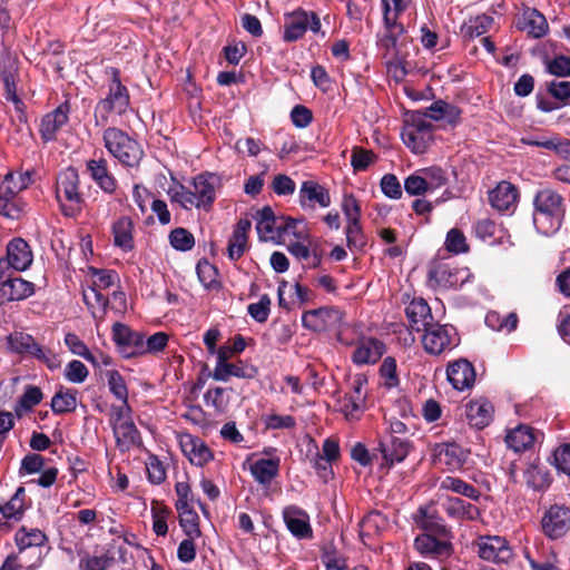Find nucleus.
I'll list each match as a JSON object with an SVG mask.
<instances>
[{"label":"nucleus","mask_w":570,"mask_h":570,"mask_svg":"<svg viewBox=\"0 0 570 570\" xmlns=\"http://www.w3.org/2000/svg\"><path fill=\"white\" fill-rule=\"evenodd\" d=\"M533 204L537 230L546 236L557 233L564 217L562 196L551 188H544L537 193Z\"/></svg>","instance_id":"f257e3e1"},{"label":"nucleus","mask_w":570,"mask_h":570,"mask_svg":"<svg viewBox=\"0 0 570 570\" xmlns=\"http://www.w3.org/2000/svg\"><path fill=\"white\" fill-rule=\"evenodd\" d=\"M109 424L112 429L116 448L126 453L142 445V439L134 420L130 405H111Z\"/></svg>","instance_id":"f03ea898"},{"label":"nucleus","mask_w":570,"mask_h":570,"mask_svg":"<svg viewBox=\"0 0 570 570\" xmlns=\"http://www.w3.org/2000/svg\"><path fill=\"white\" fill-rule=\"evenodd\" d=\"M106 72L110 76L111 82L109 85L108 95L96 106L95 121L97 126H106L109 121L110 114L121 116L127 112L130 106L129 92L121 83L119 70L110 67Z\"/></svg>","instance_id":"7ed1b4c3"},{"label":"nucleus","mask_w":570,"mask_h":570,"mask_svg":"<svg viewBox=\"0 0 570 570\" xmlns=\"http://www.w3.org/2000/svg\"><path fill=\"white\" fill-rule=\"evenodd\" d=\"M433 124L420 111L409 112L401 132L404 145L414 154H424L433 141Z\"/></svg>","instance_id":"20e7f679"},{"label":"nucleus","mask_w":570,"mask_h":570,"mask_svg":"<svg viewBox=\"0 0 570 570\" xmlns=\"http://www.w3.org/2000/svg\"><path fill=\"white\" fill-rule=\"evenodd\" d=\"M102 138L107 150L124 166L135 167L141 160L144 151L140 145L125 131L109 127L104 131Z\"/></svg>","instance_id":"39448f33"},{"label":"nucleus","mask_w":570,"mask_h":570,"mask_svg":"<svg viewBox=\"0 0 570 570\" xmlns=\"http://www.w3.org/2000/svg\"><path fill=\"white\" fill-rule=\"evenodd\" d=\"M56 195L65 216L75 217L80 213L83 198L79 191V175L75 168L68 167L59 174Z\"/></svg>","instance_id":"423d86ee"},{"label":"nucleus","mask_w":570,"mask_h":570,"mask_svg":"<svg viewBox=\"0 0 570 570\" xmlns=\"http://www.w3.org/2000/svg\"><path fill=\"white\" fill-rule=\"evenodd\" d=\"M412 0H382L385 35L380 43L383 48H396L401 37L405 35L403 12L410 7Z\"/></svg>","instance_id":"0eeeda50"},{"label":"nucleus","mask_w":570,"mask_h":570,"mask_svg":"<svg viewBox=\"0 0 570 570\" xmlns=\"http://www.w3.org/2000/svg\"><path fill=\"white\" fill-rule=\"evenodd\" d=\"M284 19L283 40L285 42H294L302 39L307 29L315 35L322 33L324 36V32L321 31L320 17L314 11L297 8L292 12L285 13Z\"/></svg>","instance_id":"6e6552de"},{"label":"nucleus","mask_w":570,"mask_h":570,"mask_svg":"<svg viewBox=\"0 0 570 570\" xmlns=\"http://www.w3.org/2000/svg\"><path fill=\"white\" fill-rule=\"evenodd\" d=\"M422 345L430 355H441L459 345L455 327L449 324L431 323L423 330Z\"/></svg>","instance_id":"1a4fd4ad"},{"label":"nucleus","mask_w":570,"mask_h":570,"mask_svg":"<svg viewBox=\"0 0 570 570\" xmlns=\"http://www.w3.org/2000/svg\"><path fill=\"white\" fill-rule=\"evenodd\" d=\"M468 278V272L449 263L435 261L429 266L428 285L434 289L458 288Z\"/></svg>","instance_id":"9d476101"},{"label":"nucleus","mask_w":570,"mask_h":570,"mask_svg":"<svg viewBox=\"0 0 570 570\" xmlns=\"http://www.w3.org/2000/svg\"><path fill=\"white\" fill-rule=\"evenodd\" d=\"M476 547L481 559L494 563H508L513 557V551L503 537L482 535L478 539Z\"/></svg>","instance_id":"9b49d317"},{"label":"nucleus","mask_w":570,"mask_h":570,"mask_svg":"<svg viewBox=\"0 0 570 570\" xmlns=\"http://www.w3.org/2000/svg\"><path fill=\"white\" fill-rule=\"evenodd\" d=\"M543 533L552 539H559L570 530V508L564 504H553L541 519Z\"/></svg>","instance_id":"f8f14e48"},{"label":"nucleus","mask_w":570,"mask_h":570,"mask_svg":"<svg viewBox=\"0 0 570 570\" xmlns=\"http://www.w3.org/2000/svg\"><path fill=\"white\" fill-rule=\"evenodd\" d=\"M16 543L20 551L28 554L30 551L36 564H41L42 549L47 542V535L39 529L22 527L16 533Z\"/></svg>","instance_id":"ddd939ff"},{"label":"nucleus","mask_w":570,"mask_h":570,"mask_svg":"<svg viewBox=\"0 0 570 570\" xmlns=\"http://www.w3.org/2000/svg\"><path fill=\"white\" fill-rule=\"evenodd\" d=\"M112 337L119 348V352L125 357H131L145 352L142 336L132 332L128 326L121 323L114 324Z\"/></svg>","instance_id":"4468645a"},{"label":"nucleus","mask_w":570,"mask_h":570,"mask_svg":"<svg viewBox=\"0 0 570 570\" xmlns=\"http://www.w3.org/2000/svg\"><path fill=\"white\" fill-rule=\"evenodd\" d=\"M191 194L195 208L210 210L216 198L217 178L212 174L198 175L193 179Z\"/></svg>","instance_id":"2eb2a0df"},{"label":"nucleus","mask_w":570,"mask_h":570,"mask_svg":"<svg viewBox=\"0 0 570 570\" xmlns=\"http://www.w3.org/2000/svg\"><path fill=\"white\" fill-rule=\"evenodd\" d=\"M283 519L288 531L298 539H309L313 530L309 523V515L297 505H288L283 510Z\"/></svg>","instance_id":"dca6fc26"},{"label":"nucleus","mask_w":570,"mask_h":570,"mask_svg":"<svg viewBox=\"0 0 570 570\" xmlns=\"http://www.w3.org/2000/svg\"><path fill=\"white\" fill-rule=\"evenodd\" d=\"M434 461L449 470H459L466 462L469 451L456 443H441L433 449Z\"/></svg>","instance_id":"f3484780"},{"label":"nucleus","mask_w":570,"mask_h":570,"mask_svg":"<svg viewBox=\"0 0 570 570\" xmlns=\"http://www.w3.org/2000/svg\"><path fill=\"white\" fill-rule=\"evenodd\" d=\"M179 444L191 464L203 466L213 458L212 451L205 442L189 433L179 436Z\"/></svg>","instance_id":"a211bd4d"},{"label":"nucleus","mask_w":570,"mask_h":570,"mask_svg":"<svg viewBox=\"0 0 570 570\" xmlns=\"http://www.w3.org/2000/svg\"><path fill=\"white\" fill-rule=\"evenodd\" d=\"M446 376L452 386L458 391L470 389L475 381L474 367L464 358L450 363L446 370Z\"/></svg>","instance_id":"6ab92c4d"},{"label":"nucleus","mask_w":570,"mask_h":570,"mask_svg":"<svg viewBox=\"0 0 570 570\" xmlns=\"http://www.w3.org/2000/svg\"><path fill=\"white\" fill-rule=\"evenodd\" d=\"M69 106L62 104L53 111L43 116L40 122V135L45 142L56 140L59 130L68 122Z\"/></svg>","instance_id":"aec40b11"},{"label":"nucleus","mask_w":570,"mask_h":570,"mask_svg":"<svg viewBox=\"0 0 570 570\" xmlns=\"http://www.w3.org/2000/svg\"><path fill=\"white\" fill-rule=\"evenodd\" d=\"M35 293V285L21 277L8 276L0 284V303L21 301Z\"/></svg>","instance_id":"412c9836"},{"label":"nucleus","mask_w":570,"mask_h":570,"mask_svg":"<svg viewBox=\"0 0 570 570\" xmlns=\"http://www.w3.org/2000/svg\"><path fill=\"white\" fill-rule=\"evenodd\" d=\"M385 352L383 342L376 338H362L353 352L352 360L357 365L374 364Z\"/></svg>","instance_id":"4be33fe9"},{"label":"nucleus","mask_w":570,"mask_h":570,"mask_svg":"<svg viewBox=\"0 0 570 570\" xmlns=\"http://www.w3.org/2000/svg\"><path fill=\"white\" fill-rule=\"evenodd\" d=\"M4 259L11 268L22 272L31 265L32 252L26 240L14 238L7 246V257Z\"/></svg>","instance_id":"5701e85b"},{"label":"nucleus","mask_w":570,"mask_h":570,"mask_svg":"<svg viewBox=\"0 0 570 570\" xmlns=\"http://www.w3.org/2000/svg\"><path fill=\"white\" fill-rule=\"evenodd\" d=\"M278 304L285 309H291L292 306H302L309 301L311 291L302 286L299 283L289 286L287 282L283 281L278 286Z\"/></svg>","instance_id":"b1692460"},{"label":"nucleus","mask_w":570,"mask_h":570,"mask_svg":"<svg viewBox=\"0 0 570 570\" xmlns=\"http://www.w3.org/2000/svg\"><path fill=\"white\" fill-rule=\"evenodd\" d=\"M518 199L517 188L508 183L501 181L489 193V202L499 212H508L515 207Z\"/></svg>","instance_id":"393cba45"},{"label":"nucleus","mask_w":570,"mask_h":570,"mask_svg":"<svg viewBox=\"0 0 570 570\" xmlns=\"http://www.w3.org/2000/svg\"><path fill=\"white\" fill-rule=\"evenodd\" d=\"M256 229L264 240H273L281 237V217H276L269 206L263 207L256 213Z\"/></svg>","instance_id":"a878e982"},{"label":"nucleus","mask_w":570,"mask_h":570,"mask_svg":"<svg viewBox=\"0 0 570 570\" xmlns=\"http://www.w3.org/2000/svg\"><path fill=\"white\" fill-rule=\"evenodd\" d=\"M257 374V368L253 365L246 364L243 361L236 363H219L215 365L213 371V379L216 381L226 382L230 376L239 379H253Z\"/></svg>","instance_id":"bb28decb"},{"label":"nucleus","mask_w":570,"mask_h":570,"mask_svg":"<svg viewBox=\"0 0 570 570\" xmlns=\"http://www.w3.org/2000/svg\"><path fill=\"white\" fill-rule=\"evenodd\" d=\"M410 451L407 440L399 436H390L389 441L380 443V452L384 461L383 465L392 466L394 463L402 462Z\"/></svg>","instance_id":"cd10ccee"},{"label":"nucleus","mask_w":570,"mask_h":570,"mask_svg":"<svg viewBox=\"0 0 570 570\" xmlns=\"http://www.w3.org/2000/svg\"><path fill=\"white\" fill-rule=\"evenodd\" d=\"M405 314L411 328L417 332L433 322L431 308L422 298L411 301L405 308Z\"/></svg>","instance_id":"c85d7f7f"},{"label":"nucleus","mask_w":570,"mask_h":570,"mask_svg":"<svg viewBox=\"0 0 570 570\" xmlns=\"http://www.w3.org/2000/svg\"><path fill=\"white\" fill-rule=\"evenodd\" d=\"M464 413L471 426L482 429L491 422L493 406L487 400H474L465 405Z\"/></svg>","instance_id":"c756f323"},{"label":"nucleus","mask_w":570,"mask_h":570,"mask_svg":"<svg viewBox=\"0 0 570 570\" xmlns=\"http://www.w3.org/2000/svg\"><path fill=\"white\" fill-rule=\"evenodd\" d=\"M519 28L533 38H541L548 31L546 17L537 9L527 8L519 20Z\"/></svg>","instance_id":"7c9ffc66"},{"label":"nucleus","mask_w":570,"mask_h":570,"mask_svg":"<svg viewBox=\"0 0 570 570\" xmlns=\"http://www.w3.org/2000/svg\"><path fill=\"white\" fill-rule=\"evenodd\" d=\"M299 200L303 207H314L318 204L321 207H328L331 205V197L328 191L314 181H304L301 191Z\"/></svg>","instance_id":"2f4dec72"},{"label":"nucleus","mask_w":570,"mask_h":570,"mask_svg":"<svg viewBox=\"0 0 570 570\" xmlns=\"http://www.w3.org/2000/svg\"><path fill=\"white\" fill-rule=\"evenodd\" d=\"M87 169L97 185L108 194L115 193L117 188L116 178L109 173L107 161L102 158L91 159L87 163Z\"/></svg>","instance_id":"473e14b6"},{"label":"nucleus","mask_w":570,"mask_h":570,"mask_svg":"<svg viewBox=\"0 0 570 570\" xmlns=\"http://www.w3.org/2000/svg\"><path fill=\"white\" fill-rule=\"evenodd\" d=\"M337 311L334 308L328 307H320L316 309H311L305 312L302 315V323L303 326L314 331V332H321L324 331L328 323L336 318Z\"/></svg>","instance_id":"72a5a7b5"},{"label":"nucleus","mask_w":570,"mask_h":570,"mask_svg":"<svg viewBox=\"0 0 570 570\" xmlns=\"http://www.w3.org/2000/svg\"><path fill=\"white\" fill-rule=\"evenodd\" d=\"M250 222L248 219H240L229 239L227 253L232 261L239 259L247 247V233L250 229Z\"/></svg>","instance_id":"f704fd0d"},{"label":"nucleus","mask_w":570,"mask_h":570,"mask_svg":"<svg viewBox=\"0 0 570 570\" xmlns=\"http://www.w3.org/2000/svg\"><path fill=\"white\" fill-rule=\"evenodd\" d=\"M505 442L514 452L525 451L535 442L533 429L529 425L520 424L508 432Z\"/></svg>","instance_id":"c9c22d12"},{"label":"nucleus","mask_w":570,"mask_h":570,"mask_svg":"<svg viewBox=\"0 0 570 570\" xmlns=\"http://www.w3.org/2000/svg\"><path fill=\"white\" fill-rule=\"evenodd\" d=\"M444 509L445 512L452 518L471 521L478 520L480 518V510L478 507L459 498H446L444 501Z\"/></svg>","instance_id":"e433bc0d"},{"label":"nucleus","mask_w":570,"mask_h":570,"mask_svg":"<svg viewBox=\"0 0 570 570\" xmlns=\"http://www.w3.org/2000/svg\"><path fill=\"white\" fill-rule=\"evenodd\" d=\"M0 76L6 88V98L13 102L19 124L27 126V115L23 111L24 105L17 96L14 71L11 68L4 69L1 71Z\"/></svg>","instance_id":"4c0bfd02"},{"label":"nucleus","mask_w":570,"mask_h":570,"mask_svg":"<svg viewBox=\"0 0 570 570\" xmlns=\"http://www.w3.org/2000/svg\"><path fill=\"white\" fill-rule=\"evenodd\" d=\"M422 115L426 116L430 121L431 119L436 121L445 120L453 125L459 121L461 111L454 105L448 104L443 100H438L429 106Z\"/></svg>","instance_id":"58836bf2"},{"label":"nucleus","mask_w":570,"mask_h":570,"mask_svg":"<svg viewBox=\"0 0 570 570\" xmlns=\"http://www.w3.org/2000/svg\"><path fill=\"white\" fill-rule=\"evenodd\" d=\"M83 302L96 320H102L106 315L109 299L97 287L88 286L82 291Z\"/></svg>","instance_id":"ea45409f"},{"label":"nucleus","mask_w":570,"mask_h":570,"mask_svg":"<svg viewBox=\"0 0 570 570\" xmlns=\"http://www.w3.org/2000/svg\"><path fill=\"white\" fill-rule=\"evenodd\" d=\"M134 223L127 217H120L112 225V234L115 245L120 247L125 252H129L134 248Z\"/></svg>","instance_id":"a19ab883"},{"label":"nucleus","mask_w":570,"mask_h":570,"mask_svg":"<svg viewBox=\"0 0 570 570\" xmlns=\"http://www.w3.org/2000/svg\"><path fill=\"white\" fill-rule=\"evenodd\" d=\"M279 462L274 459H259L250 464V473L263 485L269 484L278 474Z\"/></svg>","instance_id":"79ce46f5"},{"label":"nucleus","mask_w":570,"mask_h":570,"mask_svg":"<svg viewBox=\"0 0 570 570\" xmlns=\"http://www.w3.org/2000/svg\"><path fill=\"white\" fill-rule=\"evenodd\" d=\"M401 41L397 47L394 48H385L387 53L391 55V59L386 62L387 72L393 77L396 81H401L407 75L406 62L402 58V48L406 45V36L401 37Z\"/></svg>","instance_id":"37998d69"},{"label":"nucleus","mask_w":570,"mask_h":570,"mask_svg":"<svg viewBox=\"0 0 570 570\" xmlns=\"http://www.w3.org/2000/svg\"><path fill=\"white\" fill-rule=\"evenodd\" d=\"M440 489L454 492L473 501H478L481 497V492L474 485L455 476L443 478L440 482Z\"/></svg>","instance_id":"c03bdc74"},{"label":"nucleus","mask_w":570,"mask_h":570,"mask_svg":"<svg viewBox=\"0 0 570 570\" xmlns=\"http://www.w3.org/2000/svg\"><path fill=\"white\" fill-rule=\"evenodd\" d=\"M8 344L11 351L19 354H28L33 356L36 352H40V345L35 338L22 332H14L8 337Z\"/></svg>","instance_id":"a18cd8bd"},{"label":"nucleus","mask_w":570,"mask_h":570,"mask_svg":"<svg viewBox=\"0 0 570 570\" xmlns=\"http://www.w3.org/2000/svg\"><path fill=\"white\" fill-rule=\"evenodd\" d=\"M50 405L56 414L73 412L77 409V391L61 387L51 399Z\"/></svg>","instance_id":"49530a36"},{"label":"nucleus","mask_w":570,"mask_h":570,"mask_svg":"<svg viewBox=\"0 0 570 570\" xmlns=\"http://www.w3.org/2000/svg\"><path fill=\"white\" fill-rule=\"evenodd\" d=\"M179 514V524L184 533L190 539H197L202 532L199 529V517L193 505L184 509H176Z\"/></svg>","instance_id":"de8ad7c7"},{"label":"nucleus","mask_w":570,"mask_h":570,"mask_svg":"<svg viewBox=\"0 0 570 570\" xmlns=\"http://www.w3.org/2000/svg\"><path fill=\"white\" fill-rule=\"evenodd\" d=\"M493 22L492 17L487 14H480L474 18H470L461 27V33L464 38L474 39L484 35Z\"/></svg>","instance_id":"09e8293b"},{"label":"nucleus","mask_w":570,"mask_h":570,"mask_svg":"<svg viewBox=\"0 0 570 570\" xmlns=\"http://www.w3.org/2000/svg\"><path fill=\"white\" fill-rule=\"evenodd\" d=\"M524 482L535 491H542L550 485L548 471L539 465H529L523 472Z\"/></svg>","instance_id":"8fccbe9b"},{"label":"nucleus","mask_w":570,"mask_h":570,"mask_svg":"<svg viewBox=\"0 0 570 570\" xmlns=\"http://www.w3.org/2000/svg\"><path fill=\"white\" fill-rule=\"evenodd\" d=\"M105 377L107 380L109 391L116 399L121 401L120 405H129L128 389L122 375L116 370H108L105 372Z\"/></svg>","instance_id":"3c124183"},{"label":"nucleus","mask_w":570,"mask_h":570,"mask_svg":"<svg viewBox=\"0 0 570 570\" xmlns=\"http://www.w3.org/2000/svg\"><path fill=\"white\" fill-rule=\"evenodd\" d=\"M415 548L422 554H443L448 552L449 544L431 534H422L415 539Z\"/></svg>","instance_id":"603ef678"},{"label":"nucleus","mask_w":570,"mask_h":570,"mask_svg":"<svg viewBox=\"0 0 570 570\" xmlns=\"http://www.w3.org/2000/svg\"><path fill=\"white\" fill-rule=\"evenodd\" d=\"M281 237L293 236L295 240L308 239L309 232L303 220L292 217H281Z\"/></svg>","instance_id":"864d4df0"},{"label":"nucleus","mask_w":570,"mask_h":570,"mask_svg":"<svg viewBox=\"0 0 570 570\" xmlns=\"http://www.w3.org/2000/svg\"><path fill=\"white\" fill-rule=\"evenodd\" d=\"M404 189L411 196L422 195L428 190L435 189V184L429 177L420 174H412L404 180Z\"/></svg>","instance_id":"5fc2aeb1"},{"label":"nucleus","mask_w":570,"mask_h":570,"mask_svg":"<svg viewBox=\"0 0 570 570\" xmlns=\"http://www.w3.org/2000/svg\"><path fill=\"white\" fill-rule=\"evenodd\" d=\"M321 560L326 570H346L345 558L336 550L332 543H327L322 549Z\"/></svg>","instance_id":"6e6d98bb"},{"label":"nucleus","mask_w":570,"mask_h":570,"mask_svg":"<svg viewBox=\"0 0 570 570\" xmlns=\"http://www.w3.org/2000/svg\"><path fill=\"white\" fill-rule=\"evenodd\" d=\"M171 511L164 504L154 501L151 504L153 530L157 535H166L168 531L167 519Z\"/></svg>","instance_id":"4d7b16f0"},{"label":"nucleus","mask_w":570,"mask_h":570,"mask_svg":"<svg viewBox=\"0 0 570 570\" xmlns=\"http://www.w3.org/2000/svg\"><path fill=\"white\" fill-rule=\"evenodd\" d=\"M65 343L72 354L83 357L86 361L92 363L94 365L98 364L94 354L88 350L86 344L79 338L78 335L68 333L65 336Z\"/></svg>","instance_id":"13d9d810"},{"label":"nucleus","mask_w":570,"mask_h":570,"mask_svg":"<svg viewBox=\"0 0 570 570\" xmlns=\"http://www.w3.org/2000/svg\"><path fill=\"white\" fill-rule=\"evenodd\" d=\"M24 495V489L18 488L14 495L6 504L0 505V512L7 519H18L23 510L22 497Z\"/></svg>","instance_id":"bf43d9fd"},{"label":"nucleus","mask_w":570,"mask_h":570,"mask_svg":"<svg viewBox=\"0 0 570 570\" xmlns=\"http://www.w3.org/2000/svg\"><path fill=\"white\" fill-rule=\"evenodd\" d=\"M542 148L553 151L560 158L570 161V139L560 135H551L550 141L541 142Z\"/></svg>","instance_id":"052dcab7"},{"label":"nucleus","mask_w":570,"mask_h":570,"mask_svg":"<svg viewBox=\"0 0 570 570\" xmlns=\"http://www.w3.org/2000/svg\"><path fill=\"white\" fill-rule=\"evenodd\" d=\"M170 245L181 252L189 250L195 245V238L191 233L185 228H176L169 234Z\"/></svg>","instance_id":"680f3d73"},{"label":"nucleus","mask_w":570,"mask_h":570,"mask_svg":"<svg viewBox=\"0 0 570 570\" xmlns=\"http://www.w3.org/2000/svg\"><path fill=\"white\" fill-rule=\"evenodd\" d=\"M27 557V553L19 550L17 554L6 559L0 570H33L40 566L35 563V559L30 562Z\"/></svg>","instance_id":"e2e57ef3"},{"label":"nucleus","mask_w":570,"mask_h":570,"mask_svg":"<svg viewBox=\"0 0 570 570\" xmlns=\"http://www.w3.org/2000/svg\"><path fill=\"white\" fill-rule=\"evenodd\" d=\"M63 374L70 383L80 384L87 380L89 371L82 362L72 360L66 365Z\"/></svg>","instance_id":"0e129e2a"},{"label":"nucleus","mask_w":570,"mask_h":570,"mask_svg":"<svg viewBox=\"0 0 570 570\" xmlns=\"http://www.w3.org/2000/svg\"><path fill=\"white\" fill-rule=\"evenodd\" d=\"M445 247L453 254L466 253L469 249L464 234L456 228L449 230L445 239Z\"/></svg>","instance_id":"69168bd1"},{"label":"nucleus","mask_w":570,"mask_h":570,"mask_svg":"<svg viewBox=\"0 0 570 570\" xmlns=\"http://www.w3.org/2000/svg\"><path fill=\"white\" fill-rule=\"evenodd\" d=\"M553 464L559 472L570 475V444H561L554 450Z\"/></svg>","instance_id":"338daca9"},{"label":"nucleus","mask_w":570,"mask_h":570,"mask_svg":"<svg viewBox=\"0 0 570 570\" xmlns=\"http://www.w3.org/2000/svg\"><path fill=\"white\" fill-rule=\"evenodd\" d=\"M114 563V557L108 553L101 556H88L80 561L86 570H107Z\"/></svg>","instance_id":"774afa93"}]
</instances>
